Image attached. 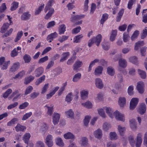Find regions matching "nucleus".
Wrapping results in <instances>:
<instances>
[{
  "mask_svg": "<svg viewBox=\"0 0 147 147\" xmlns=\"http://www.w3.org/2000/svg\"><path fill=\"white\" fill-rule=\"evenodd\" d=\"M117 129L120 134L121 135H123L125 133V127H122L120 125H119Z\"/></svg>",
  "mask_w": 147,
  "mask_h": 147,
  "instance_id": "nucleus-48",
  "label": "nucleus"
},
{
  "mask_svg": "<svg viewBox=\"0 0 147 147\" xmlns=\"http://www.w3.org/2000/svg\"><path fill=\"white\" fill-rule=\"evenodd\" d=\"M108 15L106 13H105L103 14L100 21V23L102 25L108 19Z\"/></svg>",
  "mask_w": 147,
  "mask_h": 147,
  "instance_id": "nucleus-49",
  "label": "nucleus"
},
{
  "mask_svg": "<svg viewBox=\"0 0 147 147\" xmlns=\"http://www.w3.org/2000/svg\"><path fill=\"white\" fill-rule=\"evenodd\" d=\"M95 84L98 88L101 89L103 86V84L101 80L99 78H97L95 80Z\"/></svg>",
  "mask_w": 147,
  "mask_h": 147,
  "instance_id": "nucleus-9",
  "label": "nucleus"
},
{
  "mask_svg": "<svg viewBox=\"0 0 147 147\" xmlns=\"http://www.w3.org/2000/svg\"><path fill=\"white\" fill-rule=\"evenodd\" d=\"M110 138L111 140H116L117 139V134L115 132H111L109 133Z\"/></svg>",
  "mask_w": 147,
  "mask_h": 147,
  "instance_id": "nucleus-57",
  "label": "nucleus"
},
{
  "mask_svg": "<svg viewBox=\"0 0 147 147\" xmlns=\"http://www.w3.org/2000/svg\"><path fill=\"white\" fill-rule=\"evenodd\" d=\"M7 18L9 20V21L10 22V24H9L8 23H6L4 24L3 26L0 31V32L1 33H4L6 30L8 28L9 26L11 24V23H12V22H11V18L10 17V16H9L7 15Z\"/></svg>",
  "mask_w": 147,
  "mask_h": 147,
  "instance_id": "nucleus-4",
  "label": "nucleus"
},
{
  "mask_svg": "<svg viewBox=\"0 0 147 147\" xmlns=\"http://www.w3.org/2000/svg\"><path fill=\"white\" fill-rule=\"evenodd\" d=\"M82 76L80 73H78L75 74L73 76L72 81L74 82H77L80 79Z\"/></svg>",
  "mask_w": 147,
  "mask_h": 147,
  "instance_id": "nucleus-31",
  "label": "nucleus"
},
{
  "mask_svg": "<svg viewBox=\"0 0 147 147\" xmlns=\"http://www.w3.org/2000/svg\"><path fill=\"white\" fill-rule=\"evenodd\" d=\"M66 27L64 24L61 25L59 29V34H63L66 30Z\"/></svg>",
  "mask_w": 147,
  "mask_h": 147,
  "instance_id": "nucleus-39",
  "label": "nucleus"
},
{
  "mask_svg": "<svg viewBox=\"0 0 147 147\" xmlns=\"http://www.w3.org/2000/svg\"><path fill=\"white\" fill-rule=\"evenodd\" d=\"M124 12V9H121L119 11L116 18V21L117 22H119Z\"/></svg>",
  "mask_w": 147,
  "mask_h": 147,
  "instance_id": "nucleus-45",
  "label": "nucleus"
},
{
  "mask_svg": "<svg viewBox=\"0 0 147 147\" xmlns=\"http://www.w3.org/2000/svg\"><path fill=\"white\" fill-rule=\"evenodd\" d=\"M88 139L86 137H83L80 140V144L82 146H86L88 144Z\"/></svg>",
  "mask_w": 147,
  "mask_h": 147,
  "instance_id": "nucleus-41",
  "label": "nucleus"
},
{
  "mask_svg": "<svg viewBox=\"0 0 147 147\" xmlns=\"http://www.w3.org/2000/svg\"><path fill=\"white\" fill-rule=\"evenodd\" d=\"M70 55L69 52H64L61 55V57L60 60L61 62H62L66 60Z\"/></svg>",
  "mask_w": 147,
  "mask_h": 147,
  "instance_id": "nucleus-19",
  "label": "nucleus"
},
{
  "mask_svg": "<svg viewBox=\"0 0 147 147\" xmlns=\"http://www.w3.org/2000/svg\"><path fill=\"white\" fill-rule=\"evenodd\" d=\"M119 66L121 68H125L127 65V62L126 60L123 59H120L118 61Z\"/></svg>",
  "mask_w": 147,
  "mask_h": 147,
  "instance_id": "nucleus-10",
  "label": "nucleus"
},
{
  "mask_svg": "<svg viewBox=\"0 0 147 147\" xmlns=\"http://www.w3.org/2000/svg\"><path fill=\"white\" fill-rule=\"evenodd\" d=\"M103 108L110 118L112 119L114 118V111L111 108L109 107H103Z\"/></svg>",
  "mask_w": 147,
  "mask_h": 147,
  "instance_id": "nucleus-3",
  "label": "nucleus"
},
{
  "mask_svg": "<svg viewBox=\"0 0 147 147\" xmlns=\"http://www.w3.org/2000/svg\"><path fill=\"white\" fill-rule=\"evenodd\" d=\"M73 97V95L72 93L69 94L66 97L65 101L67 102L70 103L72 100Z\"/></svg>",
  "mask_w": 147,
  "mask_h": 147,
  "instance_id": "nucleus-55",
  "label": "nucleus"
},
{
  "mask_svg": "<svg viewBox=\"0 0 147 147\" xmlns=\"http://www.w3.org/2000/svg\"><path fill=\"white\" fill-rule=\"evenodd\" d=\"M144 44V42L143 41H139L135 43L134 50L137 51L139 48L142 46H143Z\"/></svg>",
  "mask_w": 147,
  "mask_h": 147,
  "instance_id": "nucleus-34",
  "label": "nucleus"
},
{
  "mask_svg": "<svg viewBox=\"0 0 147 147\" xmlns=\"http://www.w3.org/2000/svg\"><path fill=\"white\" fill-rule=\"evenodd\" d=\"M80 94L82 99L85 100L88 98V92L87 91L83 90L81 92Z\"/></svg>",
  "mask_w": 147,
  "mask_h": 147,
  "instance_id": "nucleus-33",
  "label": "nucleus"
},
{
  "mask_svg": "<svg viewBox=\"0 0 147 147\" xmlns=\"http://www.w3.org/2000/svg\"><path fill=\"white\" fill-rule=\"evenodd\" d=\"M103 68L101 66H98L95 69L94 71V74L96 76H98L102 73Z\"/></svg>",
  "mask_w": 147,
  "mask_h": 147,
  "instance_id": "nucleus-18",
  "label": "nucleus"
},
{
  "mask_svg": "<svg viewBox=\"0 0 147 147\" xmlns=\"http://www.w3.org/2000/svg\"><path fill=\"white\" fill-rule=\"evenodd\" d=\"M24 60L26 63H28L30 62L31 60L30 56L27 54H25L23 57Z\"/></svg>",
  "mask_w": 147,
  "mask_h": 147,
  "instance_id": "nucleus-63",
  "label": "nucleus"
},
{
  "mask_svg": "<svg viewBox=\"0 0 147 147\" xmlns=\"http://www.w3.org/2000/svg\"><path fill=\"white\" fill-rule=\"evenodd\" d=\"M31 137V135L30 133H26L24 135L22 139L25 143L26 144H28V141Z\"/></svg>",
  "mask_w": 147,
  "mask_h": 147,
  "instance_id": "nucleus-32",
  "label": "nucleus"
},
{
  "mask_svg": "<svg viewBox=\"0 0 147 147\" xmlns=\"http://www.w3.org/2000/svg\"><path fill=\"white\" fill-rule=\"evenodd\" d=\"M10 63V61L5 62L4 63L2 64L1 66V69L3 70L6 69Z\"/></svg>",
  "mask_w": 147,
  "mask_h": 147,
  "instance_id": "nucleus-62",
  "label": "nucleus"
},
{
  "mask_svg": "<svg viewBox=\"0 0 147 147\" xmlns=\"http://www.w3.org/2000/svg\"><path fill=\"white\" fill-rule=\"evenodd\" d=\"M103 94L102 93H99L97 94L95 98V100L97 102L101 101L103 99Z\"/></svg>",
  "mask_w": 147,
  "mask_h": 147,
  "instance_id": "nucleus-40",
  "label": "nucleus"
},
{
  "mask_svg": "<svg viewBox=\"0 0 147 147\" xmlns=\"http://www.w3.org/2000/svg\"><path fill=\"white\" fill-rule=\"evenodd\" d=\"M30 16L29 12H24L22 15L21 18L23 20H27L29 19Z\"/></svg>",
  "mask_w": 147,
  "mask_h": 147,
  "instance_id": "nucleus-36",
  "label": "nucleus"
},
{
  "mask_svg": "<svg viewBox=\"0 0 147 147\" xmlns=\"http://www.w3.org/2000/svg\"><path fill=\"white\" fill-rule=\"evenodd\" d=\"M48 127L47 125L45 123H42L40 126V128L39 129V131L42 133L45 132L47 130Z\"/></svg>",
  "mask_w": 147,
  "mask_h": 147,
  "instance_id": "nucleus-44",
  "label": "nucleus"
},
{
  "mask_svg": "<svg viewBox=\"0 0 147 147\" xmlns=\"http://www.w3.org/2000/svg\"><path fill=\"white\" fill-rule=\"evenodd\" d=\"M117 34V30H113L111 31L110 37V40L112 42L115 40Z\"/></svg>",
  "mask_w": 147,
  "mask_h": 147,
  "instance_id": "nucleus-22",
  "label": "nucleus"
},
{
  "mask_svg": "<svg viewBox=\"0 0 147 147\" xmlns=\"http://www.w3.org/2000/svg\"><path fill=\"white\" fill-rule=\"evenodd\" d=\"M44 71V68L42 67H40L35 70L34 72V74L36 77H38L43 74Z\"/></svg>",
  "mask_w": 147,
  "mask_h": 147,
  "instance_id": "nucleus-6",
  "label": "nucleus"
},
{
  "mask_svg": "<svg viewBox=\"0 0 147 147\" xmlns=\"http://www.w3.org/2000/svg\"><path fill=\"white\" fill-rule=\"evenodd\" d=\"M60 115L58 113H54L53 117V122L55 125L57 124L59 122Z\"/></svg>",
  "mask_w": 147,
  "mask_h": 147,
  "instance_id": "nucleus-16",
  "label": "nucleus"
},
{
  "mask_svg": "<svg viewBox=\"0 0 147 147\" xmlns=\"http://www.w3.org/2000/svg\"><path fill=\"white\" fill-rule=\"evenodd\" d=\"M65 115L69 118H73L74 117V113L72 109H70L65 112Z\"/></svg>",
  "mask_w": 147,
  "mask_h": 147,
  "instance_id": "nucleus-37",
  "label": "nucleus"
},
{
  "mask_svg": "<svg viewBox=\"0 0 147 147\" xmlns=\"http://www.w3.org/2000/svg\"><path fill=\"white\" fill-rule=\"evenodd\" d=\"M21 48L19 47H18L14 49L11 52V56L13 57L16 56L18 53L21 52Z\"/></svg>",
  "mask_w": 147,
  "mask_h": 147,
  "instance_id": "nucleus-17",
  "label": "nucleus"
},
{
  "mask_svg": "<svg viewBox=\"0 0 147 147\" xmlns=\"http://www.w3.org/2000/svg\"><path fill=\"white\" fill-rule=\"evenodd\" d=\"M90 118L91 117L87 115L85 117L83 121L84 126L86 127L88 126Z\"/></svg>",
  "mask_w": 147,
  "mask_h": 147,
  "instance_id": "nucleus-54",
  "label": "nucleus"
},
{
  "mask_svg": "<svg viewBox=\"0 0 147 147\" xmlns=\"http://www.w3.org/2000/svg\"><path fill=\"white\" fill-rule=\"evenodd\" d=\"M140 32L139 31L137 30L135 31L131 37V40H134L136 39L137 38Z\"/></svg>",
  "mask_w": 147,
  "mask_h": 147,
  "instance_id": "nucleus-61",
  "label": "nucleus"
},
{
  "mask_svg": "<svg viewBox=\"0 0 147 147\" xmlns=\"http://www.w3.org/2000/svg\"><path fill=\"white\" fill-rule=\"evenodd\" d=\"M102 36L100 34H98L96 37L93 38L97 46H99L102 40Z\"/></svg>",
  "mask_w": 147,
  "mask_h": 147,
  "instance_id": "nucleus-28",
  "label": "nucleus"
},
{
  "mask_svg": "<svg viewBox=\"0 0 147 147\" xmlns=\"http://www.w3.org/2000/svg\"><path fill=\"white\" fill-rule=\"evenodd\" d=\"M23 32L22 31H19L16 34V37L14 40L15 42H18L20 39L23 34Z\"/></svg>",
  "mask_w": 147,
  "mask_h": 147,
  "instance_id": "nucleus-42",
  "label": "nucleus"
},
{
  "mask_svg": "<svg viewBox=\"0 0 147 147\" xmlns=\"http://www.w3.org/2000/svg\"><path fill=\"white\" fill-rule=\"evenodd\" d=\"M114 117L117 120L122 122L125 121V117L124 115L119 112L118 111L116 110L114 112Z\"/></svg>",
  "mask_w": 147,
  "mask_h": 147,
  "instance_id": "nucleus-2",
  "label": "nucleus"
},
{
  "mask_svg": "<svg viewBox=\"0 0 147 147\" xmlns=\"http://www.w3.org/2000/svg\"><path fill=\"white\" fill-rule=\"evenodd\" d=\"M139 99L137 98H134L131 99L130 103V109H134L138 104Z\"/></svg>",
  "mask_w": 147,
  "mask_h": 147,
  "instance_id": "nucleus-5",
  "label": "nucleus"
},
{
  "mask_svg": "<svg viewBox=\"0 0 147 147\" xmlns=\"http://www.w3.org/2000/svg\"><path fill=\"white\" fill-rule=\"evenodd\" d=\"M54 1V0H49L47 4L46 5L45 9H44V11L46 13L48 10L50 9V7H51L52 4Z\"/></svg>",
  "mask_w": 147,
  "mask_h": 147,
  "instance_id": "nucleus-27",
  "label": "nucleus"
},
{
  "mask_svg": "<svg viewBox=\"0 0 147 147\" xmlns=\"http://www.w3.org/2000/svg\"><path fill=\"white\" fill-rule=\"evenodd\" d=\"M126 103V100L124 97H120L119 98L118 103L121 107H123Z\"/></svg>",
  "mask_w": 147,
  "mask_h": 147,
  "instance_id": "nucleus-23",
  "label": "nucleus"
},
{
  "mask_svg": "<svg viewBox=\"0 0 147 147\" xmlns=\"http://www.w3.org/2000/svg\"><path fill=\"white\" fill-rule=\"evenodd\" d=\"M144 84L142 81H140L137 84V88L140 94H142L144 91Z\"/></svg>",
  "mask_w": 147,
  "mask_h": 147,
  "instance_id": "nucleus-7",
  "label": "nucleus"
},
{
  "mask_svg": "<svg viewBox=\"0 0 147 147\" xmlns=\"http://www.w3.org/2000/svg\"><path fill=\"white\" fill-rule=\"evenodd\" d=\"M83 65L82 61L79 60L77 61L73 65V69L75 71H77L78 68L81 67Z\"/></svg>",
  "mask_w": 147,
  "mask_h": 147,
  "instance_id": "nucleus-15",
  "label": "nucleus"
},
{
  "mask_svg": "<svg viewBox=\"0 0 147 147\" xmlns=\"http://www.w3.org/2000/svg\"><path fill=\"white\" fill-rule=\"evenodd\" d=\"M83 37V36L82 34L77 35L73 38V42L76 43L80 42Z\"/></svg>",
  "mask_w": 147,
  "mask_h": 147,
  "instance_id": "nucleus-25",
  "label": "nucleus"
},
{
  "mask_svg": "<svg viewBox=\"0 0 147 147\" xmlns=\"http://www.w3.org/2000/svg\"><path fill=\"white\" fill-rule=\"evenodd\" d=\"M25 74V71L22 70L18 73L15 77L13 78L14 79H17L22 78Z\"/></svg>",
  "mask_w": 147,
  "mask_h": 147,
  "instance_id": "nucleus-43",
  "label": "nucleus"
},
{
  "mask_svg": "<svg viewBox=\"0 0 147 147\" xmlns=\"http://www.w3.org/2000/svg\"><path fill=\"white\" fill-rule=\"evenodd\" d=\"M129 60V61L134 64H136L138 62V58L135 56L130 57Z\"/></svg>",
  "mask_w": 147,
  "mask_h": 147,
  "instance_id": "nucleus-60",
  "label": "nucleus"
},
{
  "mask_svg": "<svg viewBox=\"0 0 147 147\" xmlns=\"http://www.w3.org/2000/svg\"><path fill=\"white\" fill-rule=\"evenodd\" d=\"M49 10L48 13L46 15L45 18V19H48L52 16L54 13L55 10L54 8H51Z\"/></svg>",
  "mask_w": 147,
  "mask_h": 147,
  "instance_id": "nucleus-35",
  "label": "nucleus"
},
{
  "mask_svg": "<svg viewBox=\"0 0 147 147\" xmlns=\"http://www.w3.org/2000/svg\"><path fill=\"white\" fill-rule=\"evenodd\" d=\"M20 63L18 62L15 63L10 69V71L14 72L16 71L19 68Z\"/></svg>",
  "mask_w": 147,
  "mask_h": 147,
  "instance_id": "nucleus-14",
  "label": "nucleus"
},
{
  "mask_svg": "<svg viewBox=\"0 0 147 147\" xmlns=\"http://www.w3.org/2000/svg\"><path fill=\"white\" fill-rule=\"evenodd\" d=\"M53 137L51 134H48L45 139V143L48 147H52L53 145Z\"/></svg>",
  "mask_w": 147,
  "mask_h": 147,
  "instance_id": "nucleus-1",
  "label": "nucleus"
},
{
  "mask_svg": "<svg viewBox=\"0 0 147 147\" xmlns=\"http://www.w3.org/2000/svg\"><path fill=\"white\" fill-rule=\"evenodd\" d=\"M56 144L58 146L62 147L64 145V143L62 140L59 137H57L55 139Z\"/></svg>",
  "mask_w": 147,
  "mask_h": 147,
  "instance_id": "nucleus-29",
  "label": "nucleus"
},
{
  "mask_svg": "<svg viewBox=\"0 0 147 147\" xmlns=\"http://www.w3.org/2000/svg\"><path fill=\"white\" fill-rule=\"evenodd\" d=\"M108 74L110 76H113L115 73V71L113 68L111 67H108L107 69Z\"/></svg>",
  "mask_w": 147,
  "mask_h": 147,
  "instance_id": "nucleus-46",
  "label": "nucleus"
},
{
  "mask_svg": "<svg viewBox=\"0 0 147 147\" xmlns=\"http://www.w3.org/2000/svg\"><path fill=\"white\" fill-rule=\"evenodd\" d=\"M34 79V76L30 75L25 78L24 83L25 84H27L33 81Z\"/></svg>",
  "mask_w": 147,
  "mask_h": 147,
  "instance_id": "nucleus-21",
  "label": "nucleus"
},
{
  "mask_svg": "<svg viewBox=\"0 0 147 147\" xmlns=\"http://www.w3.org/2000/svg\"><path fill=\"white\" fill-rule=\"evenodd\" d=\"M138 72L140 77L142 79H145L146 78V74L145 71L138 69Z\"/></svg>",
  "mask_w": 147,
  "mask_h": 147,
  "instance_id": "nucleus-26",
  "label": "nucleus"
},
{
  "mask_svg": "<svg viewBox=\"0 0 147 147\" xmlns=\"http://www.w3.org/2000/svg\"><path fill=\"white\" fill-rule=\"evenodd\" d=\"M82 105L88 109H90L92 107V103L89 101H87L85 103H82Z\"/></svg>",
  "mask_w": 147,
  "mask_h": 147,
  "instance_id": "nucleus-47",
  "label": "nucleus"
},
{
  "mask_svg": "<svg viewBox=\"0 0 147 147\" xmlns=\"http://www.w3.org/2000/svg\"><path fill=\"white\" fill-rule=\"evenodd\" d=\"M18 121L17 118H14L7 123V125L8 126H11L15 124Z\"/></svg>",
  "mask_w": 147,
  "mask_h": 147,
  "instance_id": "nucleus-52",
  "label": "nucleus"
},
{
  "mask_svg": "<svg viewBox=\"0 0 147 147\" xmlns=\"http://www.w3.org/2000/svg\"><path fill=\"white\" fill-rule=\"evenodd\" d=\"M63 136L66 139H74L75 136L74 135L70 132H68L65 134Z\"/></svg>",
  "mask_w": 147,
  "mask_h": 147,
  "instance_id": "nucleus-24",
  "label": "nucleus"
},
{
  "mask_svg": "<svg viewBox=\"0 0 147 147\" xmlns=\"http://www.w3.org/2000/svg\"><path fill=\"white\" fill-rule=\"evenodd\" d=\"M94 137L98 139H100L102 136V132L101 129H98L95 131L94 132Z\"/></svg>",
  "mask_w": 147,
  "mask_h": 147,
  "instance_id": "nucleus-8",
  "label": "nucleus"
},
{
  "mask_svg": "<svg viewBox=\"0 0 147 147\" xmlns=\"http://www.w3.org/2000/svg\"><path fill=\"white\" fill-rule=\"evenodd\" d=\"M134 86L131 85L129 86L127 89V93L130 96H131L134 94Z\"/></svg>",
  "mask_w": 147,
  "mask_h": 147,
  "instance_id": "nucleus-58",
  "label": "nucleus"
},
{
  "mask_svg": "<svg viewBox=\"0 0 147 147\" xmlns=\"http://www.w3.org/2000/svg\"><path fill=\"white\" fill-rule=\"evenodd\" d=\"M102 127V129L103 131H108L111 128V126L110 123L105 122L103 123Z\"/></svg>",
  "mask_w": 147,
  "mask_h": 147,
  "instance_id": "nucleus-11",
  "label": "nucleus"
},
{
  "mask_svg": "<svg viewBox=\"0 0 147 147\" xmlns=\"http://www.w3.org/2000/svg\"><path fill=\"white\" fill-rule=\"evenodd\" d=\"M45 76L43 75L42 76L38 79L35 82V84L36 86L39 85L40 83L44 81L45 78Z\"/></svg>",
  "mask_w": 147,
  "mask_h": 147,
  "instance_id": "nucleus-38",
  "label": "nucleus"
},
{
  "mask_svg": "<svg viewBox=\"0 0 147 147\" xmlns=\"http://www.w3.org/2000/svg\"><path fill=\"white\" fill-rule=\"evenodd\" d=\"M44 6L45 5L44 4H41L38 8L36 9L35 10V14L36 15H38L40 13L41 11L42 10Z\"/></svg>",
  "mask_w": 147,
  "mask_h": 147,
  "instance_id": "nucleus-50",
  "label": "nucleus"
},
{
  "mask_svg": "<svg viewBox=\"0 0 147 147\" xmlns=\"http://www.w3.org/2000/svg\"><path fill=\"white\" fill-rule=\"evenodd\" d=\"M12 92V90L10 88L8 89L3 94V96L5 99L7 98L9 95Z\"/></svg>",
  "mask_w": 147,
  "mask_h": 147,
  "instance_id": "nucleus-56",
  "label": "nucleus"
},
{
  "mask_svg": "<svg viewBox=\"0 0 147 147\" xmlns=\"http://www.w3.org/2000/svg\"><path fill=\"white\" fill-rule=\"evenodd\" d=\"M146 111V105L144 103H142L138 110V112L141 115L144 114Z\"/></svg>",
  "mask_w": 147,
  "mask_h": 147,
  "instance_id": "nucleus-12",
  "label": "nucleus"
},
{
  "mask_svg": "<svg viewBox=\"0 0 147 147\" xmlns=\"http://www.w3.org/2000/svg\"><path fill=\"white\" fill-rule=\"evenodd\" d=\"M19 3L18 2L14 1L11 4V10L13 11L16 10L18 7Z\"/></svg>",
  "mask_w": 147,
  "mask_h": 147,
  "instance_id": "nucleus-59",
  "label": "nucleus"
},
{
  "mask_svg": "<svg viewBox=\"0 0 147 147\" xmlns=\"http://www.w3.org/2000/svg\"><path fill=\"white\" fill-rule=\"evenodd\" d=\"M82 18V16L78 15L75 16H72L70 18V21L71 22H74L75 21L80 19Z\"/></svg>",
  "mask_w": 147,
  "mask_h": 147,
  "instance_id": "nucleus-51",
  "label": "nucleus"
},
{
  "mask_svg": "<svg viewBox=\"0 0 147 147\" xmlns=\"http://www.w3.org/2000/svg\"><path fill=\"white\" fill-rule=\"evenodd\" d=\"M130 126L131 129L133 130H135L137 128V123L134 119H132L129 121Z\"/></svg>",
  "mask_w": 147,
  "mask_h": 147,
  "instance_id": "nucleus-13",
  "label": "nucleus"
},
{
  "mask_svg": "<svg viewBox=\"0 0 147 147\" xmlns=\"http://www.w3.org/2000/svg\"><path fill=\"white\" fill-rule=\"evenodd\" d=\"M104 110L103 107V108L99 109L98 110L99 114L103 118H105L106 117V115Z\"/></svg>",
  "mask_w": 147,
  "mask_h": 147,
  "instance_id": "nucleus-53",
  "label": "nucleus"
},
{
  "mask_svg": "<svg viewBox=\"0 0 147 147\" xmlns=\"http://www.w3.org/2000/svg\"><path fill=\"white\" fill-rule=\"evenodd\" d=\"M16 131L17 132L20 131H23L26 129V127L25 126L21 125L20 124H18L15 127Z\"/></svg>",
  "mask_w": 147,
  "mask_h": 147,
  "instance_id": "nucleus-20",
  "label": "nucleus"
},
{
  "mask_svg": "<svg viewBox=\"0 0 147 147\" xmlns=\"http://www.w3.org/2000/svg\"><path fill=\"white\" fill-rule=\"evenodd\" d=\"M57 36V33L56 32H55L48 35L47 38V40L48 41L49 40H53L54 38H55Z\"/></svg>",
  "mask_w": 147,
  "mask_h": 147,
  "instance_id": "nucleus-30",
  "label": "nucleus"
},
{
  "mask_svg": "<svg viewBox=\"0 0 147 147\" xmlns=\"http://www.w3.org/2000/svg\"><path fill=\"white\" fill-rule=\"evenodd\" d=\"M102 48L106 51H107L109 50L110 47V45L108 42L103 43L102 45Z\"/></svg>",
  "mask_w": 147,
  "mask_h": 147,
  "instance_id": "nucleus-64",
  "label": "nucleus"
}]
</instances>
